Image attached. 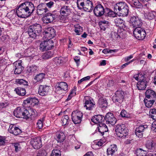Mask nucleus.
<instances>
[{
	"label": "nucleus",
	"instance_id": "obj_1",
	"mask_svg": "<svg viewBox=\"0 0 156 156\" xmlns=\"http://www.w3.org/2000/svg\"><path fill=\"white\" fill-rule=\"evenodd\" d=\"M17 8V15L22 18H26L30 16L34 9V4L29 2L22 3Z\"/></svg>",
	"mask_w": 156,
	"mask_h": 156
},
{
	"label": "nucleus",
	"instance_id": "obj_2",
	"mask_svg": "<svg viewBox=\"0 0 156 156\" xmlns=\"http://www.w3.org/2000/svg\"><path fill=\"white\" fill-rule=\"evenodd\" d=\"M42 29V27L40 24L35 23L29 27L28 33L30 37L35 38L41 33Z\"/></svg>",
	"mask_w": 156,
	"mask_h": 156
},
{
	"label": "nucleus",
	"instance_id": "obj_3",
	"mask_svg": "<svg viewBox=\"0 0 156 156\" xmlns=\"http://www.w3.org/2000/svg\"><path fill=\"white\" fill-rule=\"evenodd\" d=\"M77 5L79 9H83L87 12H90L93 9V3L90 0H78Z\"/></svg>",
	"mask_w": 156,
	"mask_h": 156
},
{
	"label": "nucleus",
	"instance_id": "obj_4",
	"mask_svg": "<svg viewBox=\"0 0 156 156\" xmlns=\"http://www.w3.org/2000/svg\"><path fill=\"white\" fill-rule=\"evenodd\" d=\"M15 116L18 118L28 119L30 117L29 112L23 107H18L14 111Z\"/></svg>",
	"mask_w": 156,
	"mask_h": 156
},
{
	"label": "nucleus",
	"instance_id": "obj_5",
	"mask_svg": "<svg viewBox=\"0 0 156 156\" xmlns=\"http://www.w3.org/2000/svg\"><path fill=\"white\" fill-rule=\"evenodd\" d=\"M115 131L117 136L121 138H124L128 133V130L125 125H118L115 128Z\"/></svg>",
	"mask_w": 156,
	"mask_h": 156
},
{
	"label": "nucleus",
	"instance_id": "obj_6",
	"mask_svg": "<svg viewBox=\"0 0 156 156\" xmlns=\"http://www.w3.org/2000/svg\"><path fill=\"white\" fill-rule=\"evenodd\" d=\"M43 39L51 40L55 35V31L52 27H49L45 29L43 32Z\"/></svg>",
	"mask_w": 156,
	"mask_h": 156
},
{
	"label": "nucleus",
	"instance_id": "obj_7",
	"mask_svg": "<svg viewBox=\"0 0 156 156\" xmlns=\"http://www.w3.org/2000/svg\"><path fill=\"white\" fill-rule=\"evenodd\" d=\"M68 89V85L65 82L58 83L56 86V92L58 94L65 93Z\"/></svg>",
	"mask_w": 156,
	"mask_h": 156
},
{
	"label": "nucleus",
	"instance_id": "obj_8",
	"mask_svg": "<svg viewBox=\"0 0 156 156\" xmlns=\"http://www.w3.org/2000/svg\"><path fill=\"white\" fill-rule=\"evenodd\" d=\"M125 92L122 90H117L112 97V99L113 102H118L121 104L124 99Z\"/></svg>",
	"mask_w": 156,
	"mask_h": 156
},
{
	"label": "nucleus",
	"instance_id": "obj_9",
	"mask_svg": "<svg viewBox=\"0 0 156 156\" xmlns=\"http://www.w3.org/2000/svg\"><path fill=\"white\" fill-rule=\"evenodd\" d=\"M133 34L134 37L139 40L144 39L146 35L145 30L140 27L135 28L133 31Z\"/></svg>",
	"mask_w": 156,
	"mask_h": 156
},
{
	"label": "nucleus",
	"instance_id": "obj_10",
	"mask_svg": "<svg viewBox=\"0 0 156 156\" xmlns=\"http://www.w3.org/2000/svg\"><path fill=\"white\" fill-rule=\"evenodd\" d=\"M44 40V41L42 42L40 44V49L42 51L51 49L53 46V41L49 39Z\"/></svg>",
	"mask_w": 156,
	"mask_h": 156
},
{
	"label": "nucleus",
	"instance_id": "obj_11",
	"mask_svg": "<svg viewBox=\"0 0 156 156\" xmlns=\"http://www.w3.org/2000/svg\"><path fill=\"white\" fill-rule=\"evenodd\" d=\"M83 115V113L80 111H76L73 112L72 113V119L73 122L75 124L80 123L82 120Z\"/></svg>",
	"mask_w": 156,
	"mask_h": 156
},
{
	"label": "nucleus",
	"instance_id": "obj_12",
	"mask_svg": "<svg viewBox=\"0 0 156 156\" xmlns=\"http://www.w3.org/2000/svg\"><path fill=\"white\" fill-rule=\"evenodd\" d=\"M126 31L125 29L118 28L117 32H113L112 33V37L113 39H115L118 38H123L125 36Z\"/></svg>",
	"mask_w": 156,
	"mask_h": 156
},
{
	"label": "nucleus",
	"instance_id": "obj_13",
	"mask_svg": "<svg viewBox=\"0 0 156 156\" xmlns=\"http://www.w3.org/2000/svg\"><path fill=\"white\" fill-rule=\"evenodd\" d=\"M130 23L133 27H135V28L140 27L142 24V20L134 16L130 18Z\"/></svg>",
	"mask_w": 156,
	"mask_h": 156
},
{
	"label": "nucleus",
	"instance_id": "obj_14",
	"mask_svg": "<svg viewBox=\"0 0 156 156\" xmlns=\"http://www.w3.org/2000/svg\"><path fill=\"white\" fill-rule=\"evenodd\" d=\"M48 9L45 4L42 3L38 5L37 7V13L39 15L44 16L48 12Z\"/></svg>",
	"mask_w": 156,
	"mask_h": 156
},
{
	"label": "nucleus",
	"instance_id": "obj_15",
	"mask_svg": "<svg viewBox=\"0 0 156 156\" xmlns=\"http://www.w3.org/2000/svg\"><path fill=\"white\" fill-rule=\"evenodd\" d=\"M105 9L103 6L101 4L97 5L94 9V14L97 16H100L104 13Z\"/></svg>",
	"mask_w": 156,
	"mask_h": 156
},
{
	"label": "nucleus",
	"instance_id": "obj_16",
	"mask_svg": "<svg viewBox=\"0 0 156 156\" xmlns=\"http://www.w3.org/2000/svg\"><path fill=\"white\" fill-rule=\"evenodd\" d=\"M59 12L60 15L64 17L68 16L71 13L70 7L66 5L62 6Z\"/></svg>",
	"mask_w": 156,
	"mask_h": 156
},
{
	"label": "nucleus",
	"instance_id": "obj_17",
	"mask_svg": "<svg viewBox=\"0 0 156 156\" xmlns=\"http://www.w3.org/2000/svg\"><path fill=\"white\" fill-rule=\"evenodd\" d=\"M30 144L35 149H39L42 146L41 140L39 137H36L32 139L30 141Z\"/></svg>",
	"mask_w": 156,
	"mask_h": 156
},
{
	"label": "nucleus",
	"instance_id": "obj_18",
	"mask_svg": "<svg viewBox=\"0 0 156 156\" xmlns=\"http://www.w3.org/2000/svg\"><path fill=\"white\" fill-rule=\"evenodd\" d=\"M105 119L106 120L107 123L111 124L112 125L115 123L116 121L113 114L111 113H108L105 115Z\"/></svg>",
	"mask_w": 156,
	"mask_h": 156
},
{
	"label": "nucleus",
	"instance_id": "obj_19",
	"mask_svg": "<svg viewBox=\"0 0 156 156\" xmlns=\"http://www.w3.org/2000/svg\"><path fill=\"white\" fill-rule=\"evenodd\" d=\"M21 60L16 61L14 63V73L15 74H20L23 69V67L22 66Z\"/></svg>",
	"mask_w": 156,
	"mask_h": 156
},
{
	"label": "nucleus",
	"instance_id": "obj_20",
	"mask_svg": "<svg viewBox=\"0 0 156 156\" xmlns=\"http://www.w3.org/2000/svg\"><path fill=\"white\" fill-rule=\"evenodd\" d=\"M8 131L15 135H17L21 133V130L19 128L12 124L10 125Z\"/></svg>",
	"mask_w": 156,
	"mask_h": 156
},
{
	"label": "nucleus",
	"instance_id": "obj_21",
	"mask_svg": "<svg viewBox=\"0 0 156 156\" xmlns=\"http://www.w3.org/2000/svg\"><path fill=\"white\" fill-rule=\"evenodd\" d=\"M49 90V86L40 85L39 88L38 93L41 96H45L48 94Z\"/></svg>",
	"mask_w": 156,
	"mask_h": 156
},
{
	"label": "nucleus",
	"instance_id": "obj_22",
	"mask_svg": "<svg viewBox=\"0 0 156 156\" xmlns=\"http://www.w3.org/2000/svg\"><path fill=\"white\" fill-rule=\"evenodd\" d=\"M148 126L147 125H141L136 129L135 131L136 134L139 137L142 136V132L144 130L147 129Z\"/></svg>",
	"mask_w": 156,
	"mask_h": 156
},
{
	"label": "nucleus",
	"instance_id": "obj_23",
	"mask_svg": "<svg viewBox=\"0 0 156 156\" xmlns=\"http://www.w3.org/2000/svg\"><path fill=\"white\" fill-rule=\"evenodd\" d=\"M126 4L124 2H121L116 3L114 6V11L116 13H119L124 9Z\"/></svg>",
	"mask_w": 156,
	"mask_h": 156
},
{
	"label": "nucleus",
	"instance_id": "obj_24",
	"mask_svg": "<svg viewBox=\"0 0 156 156\" xmlns=\"http://www.w3.org/2000/svg\"><path fill=\"white\" fill-rule=\"evenodd\" d=\"M56 17V15L49 13L48 16H45L43 17L44 22L46 23H51L55 19Z\"/></svg>",
	"mask_w": 156,
	"mask_h": 156
},
{
	"label": "nucleus",
	"instance_id": "obj_25",
	"mask_svg": "<svg viewBox=\"0 0 156 156\" xmlns=\"http://www.w3.org/2000/svg\"><path fill=\"white\" fill-rule=\"evenodd\" d=\"M85 104L84 107L86 109L89 110L92 109L95 105L94 102L92 100H86L85 102Z\"/></svg>",
	"mask_w": 156,
	"mask_h": 156
},
{
	"label": "nucleus",
	"instance_id": "obj_26",
	"mask_svg": "<svg viewBox=\"0 0 156 156\" xmlns=\"http://www.w3.org/2000/svg\"><path fill=\"white\" fill-rule=\"evenodd\" d=\"M114 22L116 25L119 27V28L124 29L125 30H126L127 28L126 26L124 24V21L121 18H116L115 19Z\"/></svg>",
	"mask_w": 156,
	"mask_h": 156
},
{
	"label": "nucleus",
	"instance_id": "obj_27",
	"mask_svg": "<svg viewBox=\"0 0 156 156\" xmlns=\"http://www.w3.org/2000/svg\"><path fill=\"white\" fill-rule=\"evenodd\" d=\"M98 130L102 135H104V132L108 131V129L106 125L103 123H100L98 127Z\"/></svg>",
	"mask_w": 156,
	"mask_h": 156
},
{
	"label": "nucleus",
	"instance_id": "obj_28",
	"mask_svg": "<svg viewBox=\"0 0 156 156\" xmlns=\"http://www.w3.org/2000/svg\"><path fill=\"white\" fill-rule=\"evenodd\" d=\"M117 150V146L115 144L111 145L107 149V153L108 155H112Z\"/></svg>",
	"mask_w": 156,
	"mask_h": 156
},
{
	"label": "nucleus",
	"instance_id": "obj_29",
	"mask_svg": "<svg viewBox=\"0 0 156 156\" xmlns=\"http://www.w3.org/2000/svg\"><path fill=\"white\" fill-rule=\"evenodd\" d=\"M27 69V72L31 74L36 72L38 70V67L34 65L28 66Z\"/></svg>",
	"mask_w": 156,
	"mask_h": 156
},
{
	"label": "nucleus",
	"instance_id": "obj_30",
	"mask_svg": "<svg viewBox=\"0 0 156 156\" xmlns=\"http://www.w3.org/2000/svg\"><path fill=\"white\" fill-rule=\"evenodd\" d=\"M146 98L150 99L153 98H155L156 97V94L155 92L151 90H147L145 93Z\"/></svg>",
	"mask_w": 156,
	"mask_h": 156
},
{
	"label": "nucleus",
	"instance_id": "obj_31",
	"mask_svg": "<svg viewBox=\"0 0 156 156\" xmlns=\"http://www.w3.org/2000/svg\"><path fill=\"white\" fill-rule=\"evenodd\" d=\"M103 117L100 115H97L94 116L91 119V121L95 123H102Z\"/></svg>",
	"mask_w": 156,
	"mask_h": 156
},
{
	"label": "nucleus",
	"instance_id": "obj_32",
	"mask_svg": "<svg viewBox=\"0 0 156 156\" xmlns=\"http://www.w3.org/2000/svg\"><path fill=\"white\" fill-rule=\"evenodd\" d=\"M56 136V140L58 142H62L65 140V135L62 132H58Z\"/></svg>",
	"mask_w": 156,
	"mask_h": 156
},
{
	"label": "nucleus",
	"instance_id": "obj_33",
	"mask_svg": "<svg viewBox=\"0 0 156 156\" xmlns=\"http://www.w3.org/2000/svg\"><path fill=\"white\" fill-rule=\"evenodd\" d=\"M140 80L137 83V87L139 90H144L145 89L147 86L146 82L144 81Z\"/></svg>",
	"mask_w": 156,
	"mask_h": 156
},
{
	"label": "nucleus",
	"instance_id": "obj_34",
	"mask_svg": "<svg viewBox=\"0 0 156 156\" xmlns=\"http://www.w3.org/2000/svg\"><path fill=\"white\" fill-rule=\"evenodd\" d=\"M156 144L152 140L147 141L146 144V147L149 150L154 151L155 148Z\"/></svg>",
	"mask_w": 156,
	"mask_h": 156
},
{
	"label": "nucleus",
	"instance_id": "obj_35",
	"mask_svg": "<svg viewBox=\"0 0 156 156\" xmlns=\"http://www.w3.org/2000/svg\"><path fill=\"white\" fill-rule=\"evenodd\" d=\"M107 105V101L105 98L103 97L99 98L98 100V105L101 108L106 107Z\"/></svg>",
	"mask_w": 156,
	"mask_h": 156
},
{
	"label": "nucleus",
	"instance_id": "obj_36",
	"mask_svg": "<svg viewBox=\"0 0 156 156\" xmlns=\"http://www.w3.org/2000/svg\"><path fill=\"white\" fill-rule=\"evenodd\" d=\"M53 55V52L48 51L44 53L41 58L43 59H47L52 58Z\"/></svg>",
	"mask_w": 156,
	"mask_h": 156
},
{
	"label": "nucleus",
	"instance_id": "obj_37",
	"mask_svg": "<svg viewBox=\"0 0 156 156\" xmlns=\"http://www.w3.org/2000/svg\"><path fill=\"white\" fill-rule=\"evenodd\" d=\"M14 91L17 94L20 96H24L26 94L25 89L21 87H18L16 88Z\"/></svg>",
	"mask_w": 156,
	"mask_h": 156
},
{
	"label": "nucleus",
	"instance_id": "obj_38",
	"mask_svg": "<svg viewBox=\"0 0 156 156\" xmlns=\"http://www.w3.org/2000/svg\"><path fill=\"white\" fill-rule=\"evenodd\" d=\"M144 102L146 106L148 108L151 107L154 102V99L150 100L145 98L144 100Z\"/></svg>",
	"mask_w": 156,
	"mask_h": 156
},
{
	"label": "nucleus",
	"instance_id": "obj_39",
	"mask_svg": "<svg viewBox=\"0 0 156 156\" xmlns=\"http://www.w3.org/2000/svg\"><path fill=\"white\" fill-rule=\"evenodd\" d=\"M147 153V151L142 148L137 149L136 151V154L137 156H146Z\"/></svg>",
	"mask_w": 156,
	"mask_h": 156
},
{
	"label": "nucleus",
	"instance_id": "obj_40",
	"mask_svg": "<svg viewBox=\"0 0 156 156\" xmlns=\"http://www.w3.org/2000/svg\"><path fill=\"white\" fill-rule=\"evenodd\" d=\"M45 77V74L43 73H41L36 75L34 79L37 82H41Z\"/></svg>",
	"mask_w": 156,
	"mask_h": 156
},
{
	"label": "nucleus",
	"instance_id": "obj_41",
	"mask_svg": "<svg viewBox=\"0 0 156 156\" xmlns=\"http://www.w3.org/2000/svg\"><path fill=\"white\" fill-rule=\"evenodd\" d=\"M115 13L116 12H115L114 11H113L108 8L106 9L104 11L105 15L107 16L110 17H114L115 15Z\"/></svg>",
	"mask_w": 156,
	"mask_h": 156
},
{
	"label": "nucleus",
	"instance_id": "obj_42",
	"mask_svg": "<svg viewBox=\"0 0 156 156\" xmlns=\"http://www.w3.org/2000/svg\"><path fill=\"white\" fill-rule=\"evenodd\" d=\"M129 12V8L128 5H126L124 9H123L120 12H119L118 13H119L122 16H126L128 14Z\"/></svg>",
	"mask_w": 156,
	"mask_h": 156
},
{
	"label": "nucleus",
	"instance_id": "obj_43",
	"mask_svg": "<svg viewBox=\"0 0 156 156\" xmlns=\"http://www.w3.org/2000/svg\"><path fill=\"white\" fill-rule=\"evenodd\" d=\"M70 120L69 118L67 115H65L63 116L61 119V121L63 125L68 124Z\"/></svg>",
	"mask_w": 156,
	"mask_h": 156
},
{
	"label": "nucleus",
	"instance_id": "obj_44",
	"mask_svg": "<svg viewBox=\"0 0 156 156\" xmlns=\"http://www.w3.org/2000/svg\"><path fill=\"white\" fill-rule=\"evenodd\" d=\"M54 61L57 65H60L63 63L64 58L62 57H56L54 58Z\"/></svg>",
	"mask_w": 156,
	"mask_h": 156
},
{
	"label": "nucleus",
	"instance_id": "obj_45",
	"mask_svg": "<svg viewBox=\"0 0 156 156\" xmlns=\"http://www.w3.org/2000/svg\"><path fill=\"white\" fill-rule=\"evenodd\" d=\"M15 82L16 83L20 85H28V82L23 79H16Z\"/></svg>",
	"mask_w": 156,
	"mask_h": 156
},
{
	"label": "nucleus",
	"instance_id": "obj_46",
	"mask_svg": "<svg viewBox=\"0 0 156 156\" xmlns=\"http://www.w3.org/2000/svg\"><path fill=\"white\" fill-rule=\"evenodd\" d=\"M150 116L153 120H156V109H151L150 110Z\"/></svg>",
	"mask_w": 156,
	"mask_h": 156
},
{
	"label": "nucleus",
	"instance_id": "obj_47",
	"mask_svg": "<svg viewBox=\"0 0 156 156\" xmlns=\"http://www.w3.org/2000/svg\"><path fill=\"white\" fill-rule=\"evenodd\" d=\"M44 120V117H43L42 119L38 120L37 122V127L39 129H41L42 128L43 125V122Z\"/></svg>",
	"mask_w": 156,
	"mask_h": 156
},
{
	"label": "nucleus",
	"instance_id": "obj_48",
	"mask_svg": "<svg viewBox=\"0 0 156 156\" xmlns=\"http://www.w3.org/2000/svg\"><path fill=\"white\" fill-rule=\"evenodd\" d=\"M61 153L60 151L58 149L53 150L50 156H61Z\"/></svg>",
	"mask_w": 156,
	"mask_h": 156
},
{
	"label": "nucleus",
	"instance_id": "obj_49",
	"mask_svg": "<svg viewBox=\"0 0 156 156\" xmlns=\"http://www.w3.org/2000/svg\"><path fill=\"white\" fill-rule=\"evenodd\" d=\"M133 77L136 80H138L139 79L140 80H142L144 79V76L142 74L138 73L135 74Z\"/></svg>",
	"mask_w": 156,
	"mask_h": 156
},
{
	"label": "nucleus",
	"instance_id": "obj_50",
	"mask_svg": "<svg viewBox=\"0 0 156 156\" xmlns=\"http://www.w3.org/2000/svg\"><path fill=\"white\" fill-rule=\"evenodd\" d=\"M31 106H34L36 105H37L39 103L38 99L35 97L31 98Z\"/></svg>",
	"mask_w": 156,
	"mask_h": 156
},
{
	"label": "nucleus",
	"instance_id": "obj_51",
	"mask_svg": "<svg viewBox=\"0 0 156 156\" xmlns=\"http://www.w3.org/2000/svg\"><path fill=\"white\" fill-rule=\"evenodd\" d=\"M74 31L76 34L77 35H79L80 32V29L81 28L79 24H77L74 25Z\"/></svg>",
	"mask_w": 156,
	"mask_h": 156
},
{
	"label": "nucleus",
	"instance_id": "obj_52",
	"mask_svg": "<svg viewBox=\"0 0 156 156\" xmlns=\"http://www.w3.org/2000/svg\"><path fill=\"white\" fill-rule=\"evenodd\" d=\"M117 51H118L117 49L110 50L106 48L103 50L102 52L105 54H107L109 53H111L113 52H117Z\"/></svg>",
	"mask_w": 156,
	"mask_h": 156
},
{
	"label": "nucleus",
	"instance_id": "obj_53",
	"mask_svg": "<svg viewBox=\"0 0 156 156\" xmlns=\"http://www.w3.org/2000/svg\"><path fill=\"white\" fill-rule=\"evenodd\" d=\"M151 131L153 133L156 132V120L152 123L151 127Z\"/></svg>",
	"mask_w": 156,
	"mask_h": 156
},
{
	"label": "nucleus",
	"instance_id": "obj_54",
	"mask_svg": "<svg viewBox=\"0 0 156 156\" xmlns=\"http://www.w3.org/2000/svg\"><path fill=\"white\" fill-rule=\"evenodd\" d=\"M120 114L122 117L127 118L129 116V114L125 110H122Z\"/></svg>",
	"mask_w": 156,
	"mask_h": 156
},
{
	"label": "nucleus",
	"instance_id": "obj_55",
	"mask_svg": "<svg viewBox=\"0 0 156 156\" xmlns=\"http://www.w3.org/2000/svg\"><path fill=\"white\" fill-rule=\"evenodd\" d=\"M6 137L0 136V145H3L5 144Z\"/></svg>",
	"mask_w": 156,
	"mask_h": 156
},
{
	"label": "nucleus",
	"instance_id": "obj_56",
	"mask_svg": "<svg viewBox=\"0 0 156 156\" xmlns=\"http://www.w3.org/2000/svg\"><path fill=\"white\" fill-rule=\"evenodd\" d=\"M90 77L89 76H87L84 77L83 78L81 79H80V80H79L78 82V83H80L83 81L89 80L90 79Z\"/></svg>",
	"mask_w": 156,
	"mask_h": 156
},
{
	"label": "nucleus",
	"instance_id": "obj_57",
	"mask_svg": "<svg viewBox=\"0 0 156 156\" xmlns=\"http://www.w3.org/2000/svg\"><path fill=\"white\" fill-rule=\"evenodd\" d=\"M9 104L7 102L0 103V110L5 108Z\"/></svg>",
	"mask_w": 156,
	"mask_h": 156
},
{
	"label": "nucleus",
	"instance_id": "obj_58",
	"mask_svg": "<svg viewBox=\"0 0 156 156\" xmlns=\"http://www.w3.org/2000/svg\"><path fill=\"white\" fill-rule=\"evenodd\" d=\"M15 150L17 152L19 151L21 148V146L20 144L18 143H16L14 144Z\"/></svg>",
	"mask_w": 156,
	"mask_h": 156
},
{
	"label": "nucleus",
	"instance_id": "obj_59",
	"mask_svg": "<svg viewBox=\"0 0 156 156\" xmlns=\"http://www.w3.org/2000/svg\"><path fill=\"white\" fill-rule=\"evenodd\" d=\"M31 97H30L29 98H27V99H26V100L24 101L23 104L25 105H26L27 104H30L31 105Z\"/></svg>",
	"mask_w": 156,
	"mask_h": 156
},
{
	"label": "nucleus",
	"instance_id": "obj_60",
	"mask_svg": "<svg viewBox=\"0 0 156 156\" xmlns=\"http://www.w3.org/2000/svg\"><path fill=\"white\" fill-rule=\"evenodd\" d=\"M74 59L77 64V66H79L80 63V58L79 56H76L74 57Z\"/></svg>",
	"mask_w": 156,
	"mask_h": 156
},
{
	"label": "nucleus",
	"instance_id": "obj_61",
	"mask_svg": "<svg viewBox=\"0 0 156 156\" xmlns=\"http://www.w3.org/2000/svg\"><path fill=\"white\" fill-rule=\"evenodd\" d=\"M30 115V117L31 115H35V112H36V110L34 109H30L29 111H28Z\"/></svg>",
	"mask_w": 156,
	"mask_h": 156
},
{
	"label": "nucleus",
	"instance_id": "obj_62",
	"mask_svg": "<svg viewBox=\"0 0 156 156\" xmlns=\"http://www.w3.org/2000/svg\"><path fill=\"white\" fill-rule=\"evenodd\" d=\"M104 141L102 140H100L99 141L96 142V145H98V146H101L104 144Z\"/></svg>",
	"mask_w": 156,
	"mask_h": 156
},
{
	"label": "nucleus",
	"instance_id": "obj_63",
	"mask_svg": "<svg viewBox=\"0 0 156 156\" xmlns=\"http://www.w3.org/2000/svg\"><path fill=\"white\" fill-rule=\"evenodd\" d=\"M107 26V25H102V24H100V27L101 28V30L103 31H105V30Z\"/></svg>",
	"mask_w": 156,
	"mask_h": 156
},
{
	"label": "nucleus",
	"instance_id": "obj_64",
	"mask_svg": "<svg viewBox=\"0 0 156 156\" xmlns=\"http://www.w3.org/2000/svg\"><path fill=\"white\" fill-rule=\"evenodd\" d=\"M76 88H74L73 89H72L69 94L73 96H74L76 95Z\"/></svg>",
	"mask_w": 156,
	"mask_h": 156
}]
</instances>
